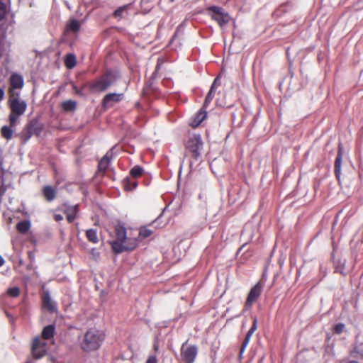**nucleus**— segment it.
<instances>
[{"label":"nucleus","instance_id":"26","mask_svg":"<svg viewBox=\"0 0 363 363\" xmlns=\"http://www.w3.org/2000/svg\"><path fill=\"white\" fill-rule=\"evenodd\" d=\"M6 293L9 296L16 298L20 295V289L17 286L11 287L7 289Z\"/></svg>","mask_w":363,"mask_h":363},{"label":"nucleus","instance_id":"36","mask_svg":"<svg viewBox=\"0 0 363 363\" xmlns=\"http://www.w3.org/2000/svg\"><path fill=\"white\" fill-rule=\"evenodd\" d=\"M27 254H28V257L30 261V266H31L32 263L35 260V252L34 251H28Z\"/></svg>","mask_w":363,"mask_h":363},{"label":"nucleus","instance_id":"44","mask_svg":"<svg viewBox=\"0 0 363 363\" xmlns=\"http://www.w3.org/2000/svg\"><path fill=\"white\" fill-rule=\"evenodd\" d=\"M162 218V216H160V217H158L157 219H155L153 222V224L154 225H159L160 224V220Z\"/></svg>","mask_w":363,"mask_h":363},{"label":"nucleus","instance_id":"11","mask_svg":"<svg viewBox=\"0 0 363 363\" xmlns=\"http://www.w3.org/2000/svg\"><path fill=\"white\" fill-rule=\"evenodd\" d=\"M123 98L122 94L110 93L106 94L102 101V106L105 108L113 106L116 103L121 101Z\"/></svg>","mask_w":363,"mask_h":363},{"label":"nucleus","instance_id":"19","mask_svg":"<svg viewBox=\"0 0 363 363\" xmlns=\"http://www.w3.org/2000/svg\"><path fill=\"white\" fill-rule=\"evenodd\" d=\"M43 195L48 201H51L55 198V191L52 186H46L43 189Z\"/></svg>","mask_w":363,"mask_h":363},{"label":"nucleus","instance_id":"32","mask_svg":"<svg viewBox=\"0 0 363 363\" xmlns=\"http://www.w3.org/2000/svg\"><path fill=\"white\" fill-rule=\"evenodd\" d=\"M33 133H34V131L33 129V125H28L27 128L26 133L25 135V138H24L25 142L28 140L30 139V138L33 135Z\"/></svg>","mask_w":363,"mask_h":363},{"label":"nucleus","instance_id":"38","mask_svg":"<svg viewBox=\"0 0 363 363\" xmlns=\"http://www.w3.org/2000/svg\"><path fill=\"white\" fill-rule=\"evenodd\" d=\"M145 363H157V359L156 356H150Z\"/></svg>","mask_w":363,"mask_h":363},{"label":"nucleus","instance_id":"30","mask_svg":"<svg viewBox=\"0 0 363 363\" xmlns=\"http://www.w3.org/2000/svg\"><path fill=\"white\" fill-rule=\"evenodd\" d=\"M345 329V325L343 323H337L333 328V333L336 334H341Z\"/></svg>","mask_w":363,"mask_h":363},{"label":"nucleus","instance_id":"39","mask_svg":"<svg viewBox=\"0 0 363 363\" xmlns=\"http://www.w3.org/2000/svg\"><path fill=\"white\" fill-rule=\"evenodd\" d=\"M54 219L57 222H60L63 220V216L60 214H55L54 215Z\"/></svg>","mask_w":363,"mask_h":363},{"label":"nucleus","instance_id":"15","mask_svg":"<svg viewBox=\"0 0 363 363\" xmlns=\"http://www.w3.org/2000/svg\"><path fill=\"white\" fill-rule=\"evenodd\" d=\"M206 111L201 109L193 118L192 121L191 122V125L193 128L198 127L201 123V122L206 118Z\"/></svg>","mask_w":363,"mask_h":363},{"label":"nucleus","instance_id":"33","mask_svg":"<svg viewBox=\"0 0 363 363\" xmlns=\"http://www.w3.org/2000/svg\"><path fill=\"white\" fill-rule=\"evenodd\" d=\"M214 97V95L212 94L211 93H208L206 99H205V101H204V104H203V108H206L209 104L211 102L213 98Z\"/></svg>","mask_w":363,"mask_h":363},{"label":"nucleus","instance_id":"17","mask_svg":"<svg viewBox=\"0 0 363 363\" xmlns=\"http://www.w3.org/2000/svg\"><path fill=\"white\" fill-rule=\"evenodd\" d=\"M342 152L340 147L339 148L338 153L335 162V173L337 179H340L341 164H342Z\"/></svg>","mask_w":363,"mask_h":363},{"label":"nucleus","instance_id":"12","mask_svg":"<svg viewBox=\"0 0 363 363\" xmlns=\"http://www.w3.org/2000/svg\"><path fill=\"white\" fill-rule=\"evenodd\" d=\"M42 305L44 308L50 313L57 311L56 303L51 300L48 291L43 292L42 296Z\"/></svg>","mask_w":363,"mask_h":363},{"label":"nucleus","instance_id":"7","mask_svg":"<svg viewBox=\"0 0 363 363\" xmlns=\"http://www.w3.org/2000/svg\"><path fill=\"white\" fill-rule=\"evenodd\" d=\"M264 284L259 281L250 291L245 303V307L247 309L250 308L258 300L262 290L264 289Z\"/></svg>","mask_w":363,"mask_h":363},{"label":"nucleus","instance_id":"16","mask_svg":"<svg viewBox=\"0 0 363 363\" xmlns=\"http://www.w3.org/2000/svg\"><path fill=\"white\" fill-rule=\"evenodd\" d=\"M55 326L53 325H48L45 326L42 331L41 339L43 340H50L55 335Z\"/></svg>","mask_w":363,"mask_h":363},{"label":"nucleus","instance_id":"43","mask_svg":"<svg viewBox=\"0 0 363 363\" xmlns=\"http://www.w3.org/2000/svg\"><path fill=\"white\" fill-rule=\"evenodd\" d=\"M4 96V91L3 89L0 88V101L3 99Z\"/></svg>","mask_w":363,"mask_h":363},{"label":"nucleus","instance_id":"4","mask_svg":"<svg viewBox=\"0 0 363 363\" xmlns=\"http://www.w3.org/2000/svg\"><path fill=\"white\" fill-rule=\"evenodd\" d=\"M117 77L118 75L116 72L108 71L93 82L91 85V89L94 92H103L115 83Z\"/></svg>","mask_w":363,"mask_h":363},{"label":"nucleus","instance_id":"41","mask_svg":"<svg viewBox=\"0 0 363 363\" xmlns=\"http://www.w3.org/2000/svg\"><path fill=\"white\" fill-rule=\"evenodd\" d=\"M4 216L5 219L9 220L11 223H12V218L9 213H4Z\"/></svg>","mask_w":363,"mask_h":363},{"label":"nucleus","instance_id":"29","mask_svg":"<svg viewBox=\"0 0 363 363\" xmlns=\"http://www.w3.org/2000/svg\"><path fill=\"white\" fill-rule=\"evenodd\" d=\"M2 1L3 0H0V21L5 17L6 13V7Z\"/></svg>","mask_w":363,"mask_h":363},{"label":"nucleus","instance_id":"22","mask_svg":"<svg viewBox=\"0 0 363 363\" xmlns=\"http://www.w3.org/2000/svg\"><path fill=\"white\" fill-rule=\"evenodd\" d=\"M110 163V159L108 155L104 156L101 160L99 162L98 168L99 172H105L108 168Z\"/></svg>","mask_w":363,"mask_h":363},{"label":"nucleus","instance_id":"8","mask_svg":"<svg viewBox=\"0 0 363 363\" xmlns=\"http://www.w3.org/2000/svg\"><path fill=\"white\" fill-rule=\"evenodd\" d=\"M186 147L196 160L200 156L203 147V142L201 136L199 135H194L189 138Z\"/></svg>","mask_w":363,"mask_h":363},{"label":"nucleus","instance_id":"5","mask_svg":"<svg viewBox=\"0 0 363 363\" xmlns=\"http://www.w3.org/2000/svg\"><path fill=\"white\" fill-rule=\"evenodd\" d=\"M208 11L212 19L216 21L220 27L225 26L231 19L229 14L220 7L211 6L208 8Z\"/></svg>","mask_w":363,"mask_h":363},{"label":"nucleus","instance_id":"28","mask_svg":"<svg viewBox=\"0 0 363 363\" xmlns=\"http://www.w3.org/2000/svg\"><path fill=\"white\" fill-rule=\"evenodd\" d=\"M220 84V77H217L214 79V81H213V84H212V85H211V89H210V90H209V91H208V92H209V93H211L212 94H213V95H214L215 91H216V89H217V87H218Z\"/></svg>","mask_w":363,"mask_h":363},{"label":"nucleus","instance_id":"47","mask_svg":"<svg viewBox=\"0 0 363 363\" xmlns=\"http://www.w3.org/2000/svg\"><path fill=\"white\" fill-rule=\"evenodd\" d=\"M19 264H20V265H22V264H23V261H22L21 259L19 261Z\"/></svg>","mask_w":363,"mask_h":363},{"label":"nucleus","instance_id":"10","mask_svg":"<svg viewBox=\"0 0 363 363\" xmlns=\"http://www.w3.org/2000/svg\"><path fill=\"white\" fill-rule=\"evenodd\" d=\"M24 84L23 78L21 74H13L10 77V87L9 88V95H11V91L20 93V90Z\"/></svg>","mask_w":363,"mask_h":363},{"label":"nucleus","instance_id":"37","mask_svg":"<svg viewBox=\"0 0 363 363\" xmlns=\"http://www.w3.org/2000/svg\"><path fill=\"white\" fill-rule=\"evenodd\" d=\"M125 11V8H119L114 12V15L116 17H121L123 11Z\"/></svg>","mask_w":363,"mask_h":363},{"label":"nucleus","instance_id":"45","mask_svg":"<svg viewBox=\"0 0 363 363\" xmlns=\"http://www.w3.org/2000/svg\"><path fill=\"white\" fill-rule=\"evenodd\" d=\"M4 264V259L3 257L0 255V267L2 266Z\"/></svg>","mask_w":363,"mask_h":363},{"label":"nucleus","instance_id":"34","mask_svg":"<svg viewBox=\"0 0 363 363\" xmlns=\"http://www.w3.org/2000/svg\"><path fill=\"white\" fill-rule=\"evenodd\" d=\"M30 222L29 220H23V221H19L17 222L15 224V227H30Z\"/></svg>","mask_w":363,"mask_h":363},{"label":"nucleus","instance_id":"3","mask_svg":"<svg viewBox=\"0 0 363 363\" xmlns=\"http://www.w3.org/2000/svg\"><path fill=\"white\" fill-rule=\"evenodd\" d=\"M104 340V335L95 329L88 330L81 342V348L85 352L98 350Z\"/></svg>","mask_w":363,"mask_h":363},{"label":"nucleus","instance_id":"18","mask_svg":"<svg viewBox=\"0 0 363 363\" xmlns=\"http://www.w3.org/2000/svg\"><path fill=\"white\" fill-rule=\"evenodd\" d=\"M81 24L79 21L76 19H71L67 25L66 32L77 33L79 30Z\"/></svg>","mask_w":363,"mask_h":363},{"label":"nucleus","instance_id":"48","mask_svg":"<svg viewBox=\"0 0 363 363\" xmlns=\"http://www.w3.org/2000/svg\"><path fill=\"white\" fill-rule=\"evenodd\" d=\"M159 65H160L159 64L157 65V68H156L157 69L159 68Z\"/></svg>","mask_w":363,"mask_h":363},{"label":"nucleus","instance_id":"40","mask_svg":"<svg viewBox=\"0 0 363 363\" xmlns=\"http://www.w3.org/2000/svg\"><path fill=\"white\" fill-rule=\"evenodd\" d=\"M91 255L95 257H98L99 256V252L94 248L91 250Z\"/></svg>","mask_w":363,"mask_h":363},{"label":"nucleus","instance_id":"21","mask_svg":"<svg viewBox=\"0 0 363 363\" xmlns=\"http://www.w3.org/2000/svg\"><path fill=\"white\" fill-rule=\"evenodd\" d=\"M12 126H7L4 125L1 129V135L6 139L7 140H9L12 138L13 130L12 129Z\"/></svg>","mask_w":363,"mask_h":363},{"label":"nucleus","instance_id":"23","mask_svg":"<svg viewBox=\"0 0 363 363\" xmlns=\"http://www.w3.org/2000/svg\"><path fill=\"white\" fill-rule=\"evenodd\" d=\"M65 64L67 68L72 69L76 65V57L74 55H67L65 60Z\"/></svg>","mask_w":363,"mask_h":363},{"label":"nucleus","instance_id":"31","mask_svg":"<svg viewBox=\"0 0 363 363\" xmlns=\"http://www.w3.org/2000/svg\"><path fill=\"white\" fill-rule=\"evenodd\" d=\"M353 353H357L359 355L360 357L363 358V343H361L358 346L355 347L352 352V354Z\"/></svg>","mask_w":363,"mask_h":363},{"label":"nucleus","instance_id":"6","mask_svg":"<svg viewBox=\"0 0 363 363\" xmlns=\"http://www.w3.org/2000/svg\"><path fill=\"white\" fill-rule=\"evenodd\" d=\"M198 354L196 345H188L184 342L181 347L180 355L184 363H194Z\"/></svg>","mask_w":363,"mask_h":363},{"label":"nucleus","instance_id":"27","mask_svg":"<svg viewBox=\"0 0 363 363\" xmlns=\"http://www.w3.org/2000/svg\"><path fill=\"white\" fill-rule=\"evenodd\" d=\"M143 169L140 166H135L130 170V175L133 177H138L142 175Z\"/></svg>","mask_w":363,"mask_h":363},{"label":"nucleus","instance_id":"2","mask_svg":"<svg viewBox=\"0 0 363 363\" xmlns=\"http://www.w3.org/2000/svg\"><path fill=\"white\" fill-rule=\"evenodd\" d=\"M20 93L11 91L8 104L11 110L9 119L11 126L15 127L18 123V118L23 115L27 109V103L21 99Z\"/></svg>","mask_w":363,"mask_h":363},{"label":"nucleus","instance_id":"24","mask_svg":"<svg viewBox=\"0 0 363 363\" xmlns=\"http://www.w3.org/2000/svg\"><path fill=\"white\" fill-rule=\"evenodd\" d=\"M77 103L73 100H67L62 103V108L66 111H72L75 109Z\"/></svg>","mask_w":363,"mask_h":363},{"label":"nucleus","instance_id":"46","mask_svg":"<svg viewBox=\"0 0 363 363\" xmlns=\"http://www.w3.org/2000/svg\"><path fill=\"white\" fill-rule=\"evenodd\" d=\"M349 363H359V362L357 361H355V360H351L349 362Z\"/></svg>","mask_w":363,"mask_h":363},{"label":"nucleus","instance_id":"1","mask_svg":"<svg viewBox=\"0 0 363 363\" xmlns=\"http://www.w3.org/2000/svg\"><path fill=\"white\" fill-rule=\"evenodd\" d=\"M138 228H108V233L115 238L109 241L116 255L134 250L138 246Z\"/></svg>","mask_w":363,"mask_h":363},{"label":"nucleus","instance_id":"13","mask_svg":"<svg viewBox=\"0 0 363 363\" xmlns=\"http://www.w3.org/2000/svg\"><path fill=\"white\" fill-rule=\"evenodd\" d=\"M257 319L254 318L252 325L251 326L250 329L247 333L246 336L242 343V345L240 347V354L245 351L246 347L249 344V342L250 340V338H251L252 334L257 330Z\"/></svg>","mask_w":363,"mask_h":363},{"label":"nucleus","instance_id":"25","mask_svg":"<svg viewBox=\"0 0 363 363\" xmlns=\"http://www.w3.org/2000/svg\"><path fill=\"white\" fill-rule=\"evenodd\" d=\"M152 234V232L148 228H138V242L140 239H144Z\"/></svg>","mask_w":363,"mask_h":363},{"label":"nucleus","instance_id":"35","mask_svg":"<svg viewBox=\"0 0 363 363\" xmlns=\"http://www.w3.org/2000/svg\"><path fill=\"white\" fill-rule=\"evenodd\" d=\"M137 186V183L135 182H129L128 183H127L125 186V189H127L128 191H131V190H133L134 189H135Z\"/></svg>","mask_w":363,"mask_h":363},{"label":"nucleus","instance_id":"9","mask_svg":"<svg viewBox=\"0 0 363 363\" xmlns=\"http://www.w3.org/2000/svg\"><path fill=\"white\" fill-rule=\"evenodd\" d=\"M31 351L35 359L44 357L47 352V343L40 337H35L33 340Z\"/></svg>","mask_w":363,"mask_h":363},{"label":"nucleus","instance_id":"14","mask_svg":"<svg viewBox=\"0 0 363 363\" xmlns=\"http://www.w3.org/2000/svg\"><path fill=\"white\" fill-rule=\"evenodd\" d=\"M65 213L69 223H72L78 213V205L68 206L65 207Z\"/></svg>","mask_w":363,"mask_h":363},{"label":"nucleus","instance_id":"20","mask_svg":"<svg viewBox=\"0 0 363 363\" xmlns=\"http://www.w3.org/2000/svg\"><path fill=\"white\" fill-rule=\"evenodd\" d=\"M86 235L89 241L93 243H97L99 242V237L97 235L96 229L89 228L86 231Z\"/></svg>","mask_w":363,"mask_h":363},{"label":"nucleus","instance_id":"42","mask_svg":"<svg viewBox=\"0 0 363 363\" xmlns=\"http://www.w3.org/2000/svg\"><path fill=\"white\" fill-rule=\"evenodd\" d=\"M21 233H26L29 228H17Z\"/></svg>","mask_w":363,"mask_h":363}]
</instances>
